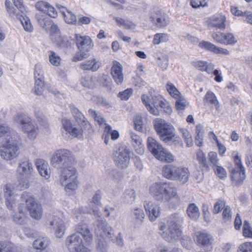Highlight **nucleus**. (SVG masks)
<instances>
[{
  "label": "nucleus",
  "instance_id": "1",
  "mask_svg": "<svg viewBox=\"0 0 252 252\" xmlns=\"http://www.w3.org/2000/svg\"><path fill=\"white\" fill-rule=\"evenodd\" d=\"M51 163L53 166L61 169L60 182L64 186L66 193L68 195L74 193L78 186L75 167L77 161L74 156L67 149H59L53 154Z\"/></svg>",
  "mask_w": 252,
  "mask_h": 252
},
{
  "label": "nucleus",
  "instance_id": "2",
  "mask_svg": "<svg viewBox=\"0 0 252 252\" xmlns=\"http://www.w3.org/2000/svg\"><path fill=\"white\" fill-rule=\"evenodd\" d=\"M6 135L0 141V156L8 161L16 158L20 154V137L3 120L0 119V137Z\"/></svg>",
  "mask_w": 252,
  "mask_h": 252
},
{
  "label": "nucleus",
  "instance_id": "3",
  "mask_svg": "<svg viewBox=\"0 0 252 252\" xmlns=\"http://www.w3.org/2000/svg\"><path fill=\"white\" fill-rule=\"evenodd\" d=\"M150 193L156 200L169 203L175 199L178 204L180 198L177 189L170 182H156L150 186Z\"/></svg>",
  "mask_w": 252,
  "mask_h": 252
},
{
  "label": "nucleus",
  "instance_id": "4",
  "mask_svg": "<svg viewBox=\"0 0 252 252\" xmlns=\"http://www.w3.org/2000/svg\"><path fill=\"white\" fill-rule=\"evenodd\" d=\"M153 125L157 135L163 143L169 145H182L180 138L175 134V129L172 125L161 118L154 119Z\"/></svg>",
  "mask_w": 252,
  "mask_h": 252
},
{
  "label": "nucleus",
  "instance_id": "5",
  "mask_svg": "<svg viewBox=\"0 0 252 252\" xmlns=\"http://www.w3.org/2000/svg\"><path fill=\"white\" fill-rule=\"evenodd\" d=\"M183 217L179 214L172 215L166 224H162L159 229L162 237L166 241L172 242L178 239L182 235V225Z\"/></svg>",
  "mask_w": 252,
  "mask_h": 252
},
{
  "label": "nucleus",
  "instance_id": "6",
  "mask_svg": "<svg viewBox=\"0 0 252 252\" xmlns=\"http://www.w3.org/2000/svg\"><path fill=\"white\" fill-rule=\"evenodd\" d=\"M141 100L148 111L154 116H159L162 109L166 113L171 114L172 110L169 102L159 94L153 93L143 94Z\"/></svg>",
  "mask_w": 252,
  "mask_h": 252
},
{
  "label": "nucleus",
  "instance_id": "7",
  "mask_svg": "<svg viewBox=\"0 0 252 252\" xmlns=\"http://www.w3.org/2000/svg\"><path fill=\"white\" fill-rule=\"evenodd\" d=\"M13 122L26 134L29 140H35L38 134L39 128L30 117L23 113L17 114L13 118Z\"/></svg>",
  "mask_w": 252,
  "mask_h": 252
},
{
  "label": "nucleus",
  "instance_id": "8",
  "mask_svg": "<svg viewBox=\"0 0 252 252\" xmlns=\"http://www.w3.org/2000/svg\"><path fill=\"white\" fill-rule=\"evenodd\" d=\"M147 145L149 150L158 160L167 163L174 161L173 155L153 137H148Z\"/></svg>",
  "mask_w": 252,
  "mask_h": 252
},
{
  "label": "nucleus",
  "instance_id": "9",
  "mask_svg": "<svg viewBox=\"0 0 252 252\" xmlns=\"http://www.w3.org/2000/svg\"><path fill=\"white\" fill-rule=\"evenodd\" d=\"M21 201L26 203V207L30 216L36 220H39L42 216L43 211L41 204L29 192H24L20 197Z\"/></svg>",
  "mask_w": 252,
  "mask_h": 252
},
{
  "label": "nucleus",
  "instance_id": "10",
  "mask_svg": "<svg viewBox=\"0 0 252 252\" xmlns=\"http://www.w3.org/2000/svg\"><path fill=\"white\" fill-rule=\"evenodd\" d=\"M61 131L63 136L64 134H68L71 136L79 139H83L85 133L84 126H77L73 125L69 119H64L62 120Z\"/></svg>",
  "mask_w": 252,
  "mask_h": 252
},
{
  "label": "nucleus",
  "instance_id": "11",
  "mask_svg": "<svg viewBox=\"0 0 252 252\" xmlns=\"http://www.w3.org/2000/svg\"><path fill=\"white\" fill-rule=\"evenodd\" d=\"M65 244L69 252H91L84 245L82 239L76 233L67 237Z\"/></svg>",
  "mask_w": 252,
  "mask_h": 252
},
{
  "label": "nucleus",
  "instance_id": "12",
  "mask_svg": "<svg viewBox=\"0 0 252 252\" xmlns=\"http://www.w3.org/2000/svg\"><path fill=\"white\" fill-rule=\"evenodd\" d=\"M35 18L40 27L46 31H49L51 38L61 33L57 25L53 23L52 20L47 16L36 14Z\"/></svg>",
  "mask_w": 252,
  "mask_h": 252
},
{
  "label": "nucleus",
  "instance_id": "13",
  "mask_svg": "<svg viewBox=\"0 0 252 252\" xmlns=\"http://www.w3.org/2000/svg\"><path fill=\"white\" fill-rule=\"evenodd\" d=\"M114 161L116 165L121 168H126L129 163L130 151L126 148L122 147L114 153Z\"/></svg>",
  "mask_w": 252,
  "mask_h": 252
},
{
  "label": "nucleus",
  "instance_id": "14",
  "mask_svg": "<svg viewBox=\"0 0 252 252\" xmlns=\"http://www.w3.org/2000/svg\"><path fill=\"white\" fill-rule=\"evenodd\" d=\"M225 21V15L217 13L207 18L205 20V23L208 27L224 30L226 28Z\"/></svg>",
  "mask_w": 252,
  "mask_h": 252
},
{
  "label": "nucleus",
  "instance_id": "15",
  "mask_svg": "<svg viewBox=\"0 0 252 252\" xmlns=\"http://www.w3.org/2000/svg\"><path fill=\"white\" fill-rule=\"evenodd\" d=\"M47 225L52 226L57 237L61 238L64 234L65 225L63 220L57 216H54L49 220Z\"/></svg>",
  "mask_w": 252,
  "mask_h": 252
},
{
  "label": "nucleus",
  "instance_id": "16",
  "mask_svg": "<svg viewBox=\"0 0 252 252\" xmlns=\"http://www.w3.org/2000/svg\"><path fill=\"white\" fill-rule=\"evenodd\" d=\"M4 193L6 207L10 210L13 211L16 207L17 195L11 184H6L4 186Z\"/></svg>",
  "mask_w": 252,
  "mask_h": 252
},
{
  "label": "nucleus",
  "instance_id": "17",
  "mask_svg": "<svg viewBox=\"0 0 252 252\" xmlns=\"http://www.w3.org/2000/svg\"><path fill=\"white\" fill-rule=\"evenodd\" d=\"M150 19L154 25L159 28L166 27L169 23V18L168 15L160 11L152 13Z\"/></svg>",
  "mask_w": 252,
  "mask_h": 252
},
{
  "label": "nucleus",
  "instance_id": "18",
  "mask_svg": "<svg viewBox=\"0 0 252 252\" xmlns=\"http://www.w3.org/2000/svg\"><path fill=\"white\" fill-rule=\"evenodd\" d=\"M75 41L78 49L80 52H88L92 48L94 45L91 38L86 35L75 34Z\"/></svg>",
  "mask_w": 252,
  "mask_h": 252
},
{
  "label": "nucleus",
  "instance_id": "19",
  "mask_svg": "<svg viewBox=\"0 0 252 252\" xmlns=\"http://www.w3.org/2000/svg\"><path fill=\"white\" fill-rule=\"evenodd\" d=\"M144 206L151 221H155L160 215L161 209L155 202L144 201Z\"/></svg>",
  "mask_w": 252,
  "mask_h": 252
},
{
  "label": "nucleus",
  "instance_id": "20",
  "mask_svg": "<svg viewBox=\"0 0 252 252\" xmlns=\"http://www.w3.org/2000/svg\"><path fill=\"white\" fill-rule=\"evenodd\" d=\"M35 8L38 11L47 14L49 16L55 18L58 16V13L55 8L47 1L39 0L35 4Z\"/></svg>",
  "mask_w": 252,
  "mask_h": 252
},
{
  "label": "nucleus",
  "instance_id": "21",
  "mask_svg": "<svg viewBox=\"0 0 252 252\" xmlns=\"http://www.w3.org/2000/svg\"><path fill=\"white\" fill-rule=\"evenodd\" d=\"M75 230L77 233L81 234L86 243H91L93 240V235L86 223L83 221L79 222L76 225Z\"/></svg>",
  "mask_w": 252,
  "mask_h": 252
},
{
  "label": "nucleus",
  "instance_id": "22",
  "mask_svg": "<svg viewBox=\"0 0 252 252\" xmlns=\"http://www.w3.org/2000/svg\"><path fill=\"white\" fill-rule=\"evenodd\" d=\"M205 102L210 106L212 113L215 115L218 114L220 111V105L219 100L215 94L211 91H208L204 97Z\"/></svg>",
  "mask_w": 252,
  "mask_h": 252
},
{
  "label": "nucleus",
  "instance_id": "23",
  "mask_svg": "<svg viewBox=\"0 0 252 252\" xmlns=\"http://www.w3.org/2000/svg\"><path fill=\"white\" fill-rule=\"evenodd\" d=\"M101 205L100 204H96V203L90 201L88 204L87 210L86 212L89 214L93 213L95 216L100 217L101 213L99 210V207ZM85 211L84 210L83 207H79L74 211V215L76 218L79 217V215L85 213Z\"/></svg>",
  "mask_w": 252,
  "mask_h": 252
},
{
  "label": "nucleus",
  "instance_id": "24",
  "mask_svg": "<svg viewBox=\"0 0 252 252\" xmlns=\"http://www.w3.org/2000/svg\"><path fill=\"white\" fill-rule=\"evenodd\" d=\"M33 171L32 164L29 159H24L18 163L17 172L20 175L29 177Z\"/></svg>",
  "mask_w": 252,
  "mask_h": 252
},
{
  "label": "nucleus",
  "instance_id": "25",
  "mask_svg": "<svg viewBox=\"0 0 252 252\" xmlns=\"http://www.w3.org/2000/svg\"><path fill=\"white\" fill-rule=\"evenodd\" d=\"M122 71L123 67L121 64L116 61H113L111 74L114 81L118 85H121L124 81V74Z\"/></svg>",
  "mask_w": 252,
  "mask_h": 252
},
{
  "label": "nucleus",
  "instance_id": "26",
  "mask_svg": "<svg viewBox=\"0 0 252 252\" xmlns=\"http://www.w3.org/2000/svg\"><path fill=\"white\" fill-rule=\"evenodd\" d=\"M195 241L199 247H205L212 245L213 238L208 233L197 232L195 235Z\"/></svg>",
  "mask_w": 252,
  "mask_h": 252
},
{
  "label": "nucleus",
  "instance_id": "27",
  "mask_svg": "<svg viewBox=\"0 0 252 252\" xmlns=\"http://www.w3.org/2000/svg\"><path fill=\"white\" fill-rule=\"evenodd\" d=\"M35 164L40 176L46 179H49L51 171L48 162L43 159H37Z\"/></svg>",
  "mask_w": 252,
  "mask_h": 252
},
{
  "label": "nucleus",
  "instance_id": "28",
  "mask_svg": "<svg viewBox=\"0 0 252 252\" xmlns=\"http://www.w3.org/2000/svg\"><path fill=\"white\" fill-rule=\"evenodd\" d=\"M101 65L100 61L95 58H93L82 62L80 64V68L83 70H91L93 72L97 71Z\"/></svg>",
  "mask_w": 252,
  "mask_h": 252
},
{
  "label": "nucleus",
  "instance_id": "29",
  "mask_svg": "<svg viewBox=\"0 0 252 252\" xmlns=\"http://www.w3.org/2000/svg\"><path fill=\"white\" fill-rule=\"evenodd\" d=\"M191 64L196 69L201 71H205L208 74H212L214 68V64L201 60L192 62Z\"/></svg>",
  "mask_w": 252,
  "mask_h": 252
},
{
  "label": "nucleus",
  "instance_id": "30",
  "mask_svg": "<svg viewBox=\"0 0 252 252\" xmlns=\"http://www.w3.org/2000/svg\"><path fill=\"white\" fill-rule=\"evenodd\" d=\"M32 245L36 252H48L49 240L47 237H39L33 241Z\"/></svg>",
  "mask_w": 252,
  "mask_h": 252
},
{
  "label": "nucleus",
  "instance_id": "31",
  "mask_svg": "<svg viewBox=\"0 0 252 252\" xmlns=\"http://www.w3.org/2000/svg\"><path fill=\"white\" fill-rule=\"evenodd\" d=\"M98 227L100 230L101 231L100 233L101 237L103 238L105 237L111 241H114V231L105 221L101 220L100 222L98 225Z\"/></svg>",
  "mask_w": 252,
  "mask_h": 252
},
{
  "label": "nucleus",
  "instance_id": "32",
  "mask_svg": "<svg viewBox=\"0 0 252 252\" xmlns=\"http://www.w3.org/2000/svg\"><path fill=\"white\" fill-rule=\"evenodd\" d=\"M244 169L233 168L231 171V181L236 186H239L245 178Z\"/></svg>",
  "mask_w": 252,
  "mask_h": 252
},
{
  "label": "nucleus",
  "instance_id": "33",
  "mask_svg": "<svg viewBox=\"0 0 252 252\" xmlns=\"http://www.w3.org/2000/svg\"><path fill=\"white\" fill-rule=\"evenodd\" d=\"M189 176L190 173L188 168L178 166L174 180L179 181L184 184L188 181Z\"/></svg>",
  "mask_w": 252,
  "mask_h": 252
},
{
  "label": "nucleus",
  "instance_id": "34",
  "mask_svg": "<svg viewBox=\"0 0 252 252\" xmlns=\"http://www.w3.org/2000/svg\"><path fill=\"white\" fill-rule=\"evenodd\" d=\"M130 137L135 151L139 155H143L144 153L145 148L142 143L141 137L133 132L130 133Z\"/></svg>",
  "mask_w": 252,
  "mask_h": 252
},
{
  "label": "nucleus",
  "instance_id": "35",
  "mask_svg": "<svg viewBox=\"0 0 252 252\" xmlns=\"http://www.w3.org/2000/svg\"><path fill=\"white\" fill-rule=\"evenodd\" d=\"M178 167V166L173 164L164 165L162 169L163 176L168 180H174Z\"/></svg>",
  "mask_w": 252,
  "mask_h": 252
},
{
  "label": "nucleus",
  "instance_id": "36",
  "mask_svg": "<svg viewBox=\"0 0 252 252\" xmlns=\"http://www.w3.org/2000/svg\"><path fill=\"white\" fill-rule=\"evenodd\" d=\"M69 108L73 116L76 119V122L81 124L83 126L89 125V122L86 120L84 115L74 106V104H70Z\"/></svg>",
  "mask_w": 252,
  "mask_h": 252
},
{
  "label": "nucleus",
  "instance_id": "37",
  "mask_svg": "<svg viewBox=\"0 0 252 252\" xmlns=\"http://www.w3.org/2000/svg\"><path fill=\"white\" fill-rule=\"evenodd\" d=\"M22 205L20 204L18 207V212L12 214V221L16 224L19 225H23L26 221V216L25 213L22 211L21 207Z\"/></svg>",
  "mask_w": 252,
  "mask_h": 252
},
{
  "label": "nucleus",
  "instance_id": "38",
  "mask_svg": "<svg viewBox=\"0 0 252 252\" xmlns=\"http://www.w3.org/2000/svg\"><path fill=\"white\" fill-rule=\"evenodd\" d=\"M16 18L19 19L24 30L28 32H32L33 31V27L29 18L25 15L16 14Z\"/></svg>",
  "mask_w": 252,
  "mask_h": 252
},
{
  "label": "nucleus",
  "instance_id": "39",
  "mask_svg": "<svg viewBox=\"0 0 252 252\" xmlns=\"http://www.w3.org/2000/svg\"><path fill=\"white\" fill-rule=\"evenodd\" d=\"M51 39L58 47L61 48H66L70 45L67 38L65 36H62L61 33Z\"/></svg>",
  "mask_w": 252,
  "mask_h": 252
},
{
  "label": "nucleus",
  "instance_id": "40",
  "mask_svg": "<svg viewBox=\"0 0 252 252\" xmlns=\"http://www.w3.org/2000/svg\"><path fill=\"white\" fill-rule=\"evenodd\" d=\"M178 129L181 133L183 139H184V141L186 144L187 147H192L193 145V143L191 135L189 131L187 129L183 127H179Z\"/></svg>",
  "mask_w": 252,
  "mask_h": 252
},
{
  "label": "nucleus",
  "instance_id": "41",
  "mask_svg": "<svg viewBox=\"0 0 252 252\" xmlns=\"http://www.w3.org/2000/svg\"><path fill=\"white\" fill-rule=\"evenodd\" d=\"M13 188L14 191L23 190L30 187V183L27 179H20L14 184H11Z\"/></svg>",
  "mask_w": 252,
  "mask_h": 252
},
{
  "label": "nucleus",
  "instance_id": "42",
  "mask_svg": "<svg viewBox=\"0 0 252 252\" xmlns=\"http://www.w3.org/2000/svg\"><path fill=\"white\" fill-rule=\"evenodd\" d=\"M45 86L44 80H34L33 93L38 95H42L45 90Z\"/></svg>",
  "mask_w": 252,
  "mask_h": 252
},
{
  "label": "nucleus",
  "instance_id": "43",
  "mask_svg": "<svg viewBox=\"0 0 252 252\" xmlns=\"http://www.w3.org/2000/svg\"><path fill=\"white\" fill-rule=\"evenodd\" d=\"M187 213L189 217L194 220H196L200 216L198 208L193 203L188 206Z\"/></svg>",
  "mask_w": 252,
  "mask_h": 252
},
{
  "label": "nucleus",
  "instance_id": "44",
  "mask_svg": "<svg viewBox=\"0 0 252 252\" xmlns=\"http://www.w3.org/2000/svg\"><path fill=\"white\" fill-rule=\"evenodd\" d=\"M165 87L169 94L174 98H179L182 95L175 85L170 82L167 83Z\"/></svg>",
  "mask_w": 252,
  "mask_h": 252
},
{
  "label": "nucleus",
  "instance_id": "45",
  "mask_svg": "<svg viewBox=\"0 0 252 252\" xmlns=\"http://www.w3.org/2000/svg\"><path fill=\"white\" fill-rule=\"evenodd\" d=\"M169 35L166 33H158L154 36L153 43L154 45H159L160 43L166 42L169 40Z\"/></svg>",
  "mask_w": 252,
  "mask_h": 252
},
{
  "label": "nucleus",
  "instance_id": "46",
  "mask_svg": "<svg viewBox=\"0 0 252 252\" xmlns=\"http://www.w3.org/2000/svg\"><path fill=\"white\" fill-rule=\"evenodd\" d=\"M49 61L53 66H59L61 64V59L58 54L53 51L48 52Z\"/></svg>",
  "mask_w": 252,
  "mask_h": 252
},
{
  "label": "nucleus",
  "instance_id": "47",
  "mask_svg": "<svg viewBox=\"0 0 252 252\" xmlns=\"http://www.w3.org/2000/svg\"><path fill=\"white\" fill-rule=\"evenodd\" d=\"M203 127L201 125H198L195 127V133L196 134L195 137V144L201 147L203 145V135L202 131Z\"/></svg>",
  "mask_w": 252,
  "mask_h": 252
},
{
  "label": "nucleus",
  "instance_id": "48",
  "mask_svg": "<svg viewBox=\"0 0 252 252\" xmlns=\"http://www.w3.org/2000/svg\"><path fill=\"white\" fill-rule=\"evenodd\" d=\"M44 73L42 65L39 63L36 64L34 69V80H44Z\"/></svg>",
  "mask_w": 252,
  "mask_h": 252
},
{
  "label": "nucleus",
  "instance_id": "49",
  "mask_svg": "<svg viewBox=\"0 0 252 252\" xmlns=\"http://www.w3.org/2000/svg\"><path fill=\"white\" fill-rule=\"evenodd\" d=\"M134 216L135 221L138 225L142 224L145 218V213L141 208H135L134 210Z\"/></svg>",
  "mask_w": 252,
  "mask_h": 252
},
{
  "label": "nucleus",
  "instance_id": "50",
  "mask_svg": "<svg viewBox=\"0 0 252 252\" xmlns=\"http://www.w3.org/2000/svg\"><path fill=\"white\" fill-rule=\"evenodd\" d=\"M35 116L39 125L43 126L44 128L46 129H48L49 127V123L45 117L39 111H37L35 112Z\"/></svg>",
  "mask_w": 252,
  "mask_h": 252
},
{
  "label": "nucleus",
  "instance_id": "51",
  "mask_svg": "<svg viewBox=\"0 0 252 252\" xmlns=\"http://www.w3.org/2000/svg\"><path fill=\"white\" fill-rule=\"evenodd\" d=\"M135 191L132 189H128L126 190L124 194V199L126 202L130 203L135 200Z\"/></svg>",
  "mask_w": 252,
  "mask_h": 252
},
{
  "label": "nucleus",
  "instance_id": "52",
  "mask_svg": "<svg viewBox=\"0 0 252 252\" xmlns=\"http://www.w3.org/2000/svg\"><path fill=\"white\" fill-rule=\"evenodd\" d=\"M176 99H177L176 102V108L177 110L179 112L182 111L187 107L188 103L182 95H181L179 98Z\"/></svg>",
  "mask_w": 252,
  "mask_h": 252
},
{
  "label": "nucleus",
  "instance_id": "53",
  "mask_svg": "<svg viewBox=\"0 0 252 252\" xmlns=\"http://www.w3.org/2000/svg\"><path fill=\"white\" fill-rule=\"evenodd\" d=\"M65 22L69 24L74 25L77 22L75 14L69 10H66V13L63 16Z\"/></svg>",
  "mask_w": 252,
  "mask_h": 252
},
{
  "label": "nucleus",
  "instance_id": "54",
  "mask_svg": "<svg viewBox=\"0 0 252 252\" xmlns=\"http://www.w3.org/2000/svg\"><path fill=\"white\" fill-rule=\"evenodd\" d=\"M197 160L203 167L208 168V165L204 153L201 150H198L196 153Z\"/></svg>",
  "mask_w": 252,
  "mask_h": 252
},
{
  "label": "nucleus",
  "instance_id": "55",
  "mask_svg": "<svg viewBox=\"0 0 252 252\" xmlns=\"http://www.w3.org/2000/svg\"><path fill=\"white\" fill-rule=\"evenodd\" d=\"M81 82L83 86L88 88H92L94 85V78L89 76L82 77Z\"/></svg>",
  "mask_w": 252,
  "mask_h": 252
},
{
  "label": "nucleus",
  "instance_id": "56",
  "mask_svg": "<svg viewBox=\"0 0 252 252\" xmlns=\"http://www.w3.org/2000/svg\"><path fill=\"white\" fill-rule=\"evenodd\" d=\"M133 123L136 130L142 132L143 130V121L142 117L140 115H136L134 119Z\"/></svg>",
  "mask_w": 252,
  "mask_h": 252
},
{
  "label": "nucleus",
  "instance_id": "57",
  "mask_svg": "<svg viewBox=\"0 0 252 252\" xmlns=\"http://www.w3.org/2000/svg\"><path fill=\"white\" fill-rule=\"evenodd\" d=\"M199 47L202 49L209 51L214 53L216 46L213 43L205 41H202L199 44Z\"/></svg>",
  "mask_w": 252,
  "mask_h": 252
},
{
  "label": "nucleus",
  "instance_id": "58",
  "mask_svg": "<svg viewBox=\"0 0 252 252\" xmlns=\"http://www.w3.org/2000/svg\"><path fill=\"white\" fill-rule=\"evenodd\" d=\"M232 219V212L228 206L225 207L222 211V220L224 222H227L231 221Z\"/></svg>",
  "mask_w": 252,
  "mask_h": 252
},
{
  "label": "nucleus",
  "instance_id": "59",
  "mask_svg": "<svg viewBox=\"0 0 252 252\" xmlns=\"http://www.w3.org/2000/svg\"><path fill=\"white\" fill-rule=\"evenodd\" d=\"M223 40V44L225 45L234 44L236 42L233 34L230 33H224Z\"/></svg>",
  "mask_w": 252,
  "mask_h": 252
},
{
  "label": "nucleus",
  "instance_id": "60",
  "mask_svg": "<svg viewBox=\"0 0 252 252\" xmlns=\"http://www.w3.org/2000/svg\"><path fill=\"white\" fill-rule=\"evenodd\" d=\"M132 94L131 89H127L124 91L120 92L118 94V97L122 100H127Z\"/></svg>",
  "mask_w": 252,
  "mask_h": 252
},
{
  "label": "nucleus",
  "instance_id": "61",
  "mask_svg": "<svg viewBox=\"0 0 252 252\" xmlns=\"http://www.w3.org/2000/svg\"><path fill=\"white\" fill-rule=\"evenodd\" d=\"M89 113L91 116L94 118V120L97 121L99 125H102L104 123L105 120L102 117L101 115L100 114H98L93 109H89Z\"/></svg>",
  "mask_w": 252,
  "mask_h": 252
},
{
  "label": "nucleus",
  "instance_id": "62",
  "mask_svg": "<svg viewBox=\"0 0 252 252\" xmlns=\"http://www.w3.org/2000/svg\"><path fill=\"white\" fill-rule=\"evenodd\" d=\"M238 252H252V242H246L241 245Z\"/></svg>",
  "mask_w": 252,
  "mask_h": 252
},
{
  "label": "nucleus",
  "instance_id": "63",
  "mask_svg": "<svg viewBox=\"0 0 252 252\" xmlns=\"http://www.w3.org/2000/svg\"><path fill=\"white\" fill-rule=\"evenodd\" d=\"M226 206H225V203L224 201L221 200H219L217 201L214 204V209L213 211V213L215 214H218L219 212H220L221 210H223L225 207Z\"/></svg>",
  "mask_w": 252,
  "mask_h": 252
},
{
  "label": "nucleus",
  "instance_id": "64",
  "mask_svg": "<svg viewBox=\"0 0 252 252\" xmlns=\"http://www.w3.org/2000/svg\"><path fill=\"white\" fill-rule=\"evenodd\" d=\"M214 169L215 170L216 174L220 179H223L226 177V172L223 167L217 165L214 167Z\"/></svg>",
  "mask_w": 252,
  "mask_h": 252
}]
</instances>
